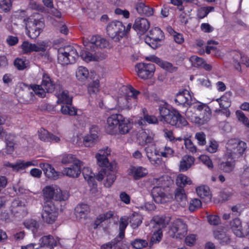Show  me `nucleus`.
<instances>
[{
    "label": "nucleus",
    "instance_id": "nucleus-1",
    "mask_svg": "<svg viewBox=\"0 0 249 249\" xmlns=\"http://www.w3.org/2000/svg\"><path fill=\"white\" fill-rule=\"evenodd\" d=\"M110 151L107 147L100 149L96 155L97 164L102 167L101 170L96 176V178L98 181H101L106 176L104 185L107 187H110L116 179L114 171L116 164L110 163L107 158V156L110 155Z\"/></svg>",
    "mask_w": 249,
    "mask_h": 249
},
{
    "label": "nucleus",
    "instance_id": "nucleus-2",
    "mask_svg": "<svg viewBox=\"0 0 249 249\" xmlns=\"http://www.w3.org/2000/svg\"><path fill=\"white\" fill-rule=\"evenodd\" d=\"M132 127V124L126 117L119 113L112 114L107 119L106 127L108 134L114 135L118 132L121 134L129 132Z\"/></svg>",
    "mask_w": 249,
    "mask_h": 249
},
{
    "label": "nucleus",
    "instance_id": "nucleus-3",
    "mask_svg": "<svg viewBox=\"0 0 249 249\" xmlns=\"http://www.w3.org/2000/svg\"><path fill=\"white\" fill-rule=\"evenodd\" d=\"M125 94L118 98L117 103L121 109H129L137 105V96L140 92L130 86L125 88Z\"/></svg>",
    "mask_w": 249,
    "mask_h": 249
},
{
    "label": "nucleus",
    "instance_id": "nucleus-4",
    "mask_svg": "<svg viewBox=\"0 0 249 249\" xmlns=\"http://www.w3.org/2000/svg\"><path fill=\"white\" fill-rule=\"evenodd\" d=\"M247 144L237 139H231L227 143V157L237 160L247 149Z\"/></svg>",
    "mask_w": 249,
    "mask_h": 249
},
{
    "label": "nucleus",
    "instance_id": "nucleus-5",
    "mask_svg": "<svg viewBox=\"0 0 249 249\" xmlns=\"http://www.w3.org/2000/svg\"><path fill=\"white\" fill-rule=\"evenodd\" d=\"M78 57L77 50L72 46H66L58 50L57 60L61 65L74 63Z\"/></svg>",
    "mask_w": 249,
    "mask_h": 249
},
{
    "label": "nucleus",
    "instance_id": "nucleus-6",
    "mask_svg": "<svg viewBox=\"0 0 249 249\" xmlns=\"http://www.w3.org/2000/svg\"><path fill=\"white\" fill-rule=\"evenodd\" d=\"M55 88V85L54 81L46 73L43 74L42 82L40 85H35L32 87V89L35 93L41 98L44 97L47 92H53Z\"/></svg>",
    "mask_w": 249,
    "mask_h": 249
},
{
    "label": "nucleus",
    "instance_id": "nucleus-7",
    "mask_svg": "<svg viewBox=\"0 0 249 249\" xmlns=\"http://www.w3.org/2000/svg\"><path fill=\"white\" fill-rule=\"evenodd\" d=\"M58 203H55L53 201H46L44 203L41 213L42 218L44 222L51 224L55 222L58 214Z\"/></svg>",
    "mask_w": 249,
    "mask_h": 249
},
{
    "label": "nucleus",
    "instance_id": "nucleus-8",
    "mask_svg": "<svg viewBox=\"0 0 249 249\" xmlns=\"http://www.w3.org/2000/svg\"><path fill=\"white\" fill-rule=\"evenodd\" d=\"M43 196L46 201L54 200L56 202L65 201L68 198L67 195L63 194L61 190L55 185L46 186L42 190Z\"/></svg>",
    "mask_w": 249,
    "mask_h": 249
},
{
    "label": "nucleus",
    "instance_id": "nucleus-9",
    "mask_svg": "<svg viewBox=\"0 0 249 249\" xmlns=\"http://www.w3.org/2000/svg\"><path fill=\"white\" fill-rule=\"evenodd\" d=\"M107 33L108 36L115 41L120 40L125 35V26L119 21H113L107 26Z\"/></svg>",
    "mask_w": 249,
    "mask_h": 249
},
{
    "label": "nucleus",
    "instance_id": "nucleus-10",
    "mask_svg": "<svg viewBox=\"0 0 249 249\" xmlns=\"http://www.w3.org/2000/svg\"><path fill=\"white\" fill-rule=\"evenodd\" d=\"M26 34L32 39L36 38L40 34L44 27L43 23L33 18L24 19Z\"/></svg>",
    "mask_w": 249,
    "mask_h": 249
},
{
    "label": "nucleus",
    "instance_id": "nucleus-11",
    "mask_svg": "<svg viewBox=\"0 0 249 249\" xmlns=\"http://www.w3.org/2000/svg\"><path fill=\"white\" fill-rule=\"evenodd\" d=\"M187 225L181 219H177L172 223L170 230V236L173 238L182 239L187 234Z\"/></svg>",
    "mask_w": 249,
    "mask_h": 249
},
{
    "label": "nucleus",
    "instance_id": "nucleus-12",
    "mask_svg": "<svg viewBox=\"0 0 249 249\" xmlns=\"http://www.w3.org/2000/svg\"><path fill=\"white\" fill-rule=\"evenodd\" d=\"M164 38L163 32L158 27L151 29L148 36L144 39L145 42L152 48L155 49L159 46V42Z\"/></svg>",
    "mask_w": 249,
    "mask_h": 249
},
{
    "label": "nucleus",
    "instance_id": "nucleus-13",
    "mask_svg": "<svg viewBox=\"0 0 249 249\" xmlns=\"http://www.w3.org/2000/svg\"><path fill=\"white\" fill-rule=\"evenodd\" d=\"M136 69L138 76L143 79L151 77L155 71V65L152 63H139L136 65Z\"/></svg>",
    "mask_w": 249,
    "mask_h": 249
},
{
    "label": "nucleus",
    "instance_id": "nucleus-14",
    "mask_svg": "<svg viewBox=\"0 0 249 249\" xmlns=\"http://www.w3.org/2000/svg\"><path fill=\"white\" fill-rule=\"evenodd\" d=\"M83 44L87 50L95 51V48H106L108 45V42L100 36H94L90 40H84Z\"/></svg>",
    "mask_w": 249,
    "mask_h": 249
},
{
    "label": "nucleus",
    "instance_id": "nucleus-15",
    "mask_svg": "<svg viewBox=\"0 0 249 249\" xmlns=\"http://www.w3.org/2000/svg\"><path fill=\"white\" fill-rule=\"evenodd\" d=\"M147 157L152 164L159 166L162 164V160L160 156V149H157L154 145L148 146L145 148Z\"/></svg>",
    "mask_w": 249,
    "mask_h": 249
},
{
    "label": "nucleus",
    "instance_id": "nucleus-16",
    "mask_svg": "<svg viewBox=\"0 0 249 249\" xmlns=\"http://www.w3.org/2000/svg\"><path fill=\"white\" fill-rule=\"evenodd\" d=\"M232 93L230 91L226 92L224 95L222 96L220 98L216 99L219 104L220 107L222 109H216L215 110V112H221L224 114L226 117L230 115V112L227 109L231 105V98Z\"/></svg>",
    "mask_w": 249,
    "mask_h": 249
},
{
    "label": "nucleus",
    "instance_id": "nucleus-17",
    "mask_svg": "<svg viewBox=\"0 0 249 249\" xmlns=\"http://www.w3.org/2000/svg\"><path fill=\"white\" fill-rule=\"evenodd\" d=\"M10 211L14 216L19 218L26 216L28 213L25 204L18 199L12 201Z\"/></svg>",
    "mask_w": 249,
    "mask_h": 249
},
{
    "label": "nucleus",
    "instance_id": "nucleus-18",
    "mask_svg": "<svg viewBox=\"0 0 249 249\" xmlns=\"http://www.w3.org/2000/svg\"><path fill=\"white\" fill-rule=\"evenodd\" d=\"M174 101L177 105H182L185 107H188L193 103L190 92L186 89L178 92L176 94Z\"/></svg>",
    "mask_w": 249,
    "mask_h": 249
},
{
    "label": "nucleus",
    "instance_id": "nucleus-19",
    "mask_svg": "<svg viewBox=\"0 0 249 249\" xmlns=\"http://www.w3.org/2000/svg\"><path fill=\"white\" fill-rule=\"evenodd\" d=\"M201 103H192L188 107L185 111V116L191 122L195 123L200 109L202 108Z\"/></svg>",
    "mask_w": 249,
    "mask_h": 249
},
{
    "label": "nucleus",
    "instance_id": "nucleus-20",
    "mask_svg": "<svg viewBox=\"0 0 249 249\" xmlns=\"http://www.w3.org/2000/svg\"><path fill=\"white\" fill-rule=\"evenodd\" d=\"M149 22L147 19L143 18H137L132 27L135 31L141 35L145 33L149 29Z\"/></svg>",
    "mask_w": 249,
    "mask_h": 249
},
{
    "label": "nucleus",
    "instance_id": "nucleus-21",
    "mask_svg": "<svg viewBox=\"0 0 249 249\" xmlns=\"http://www.w3.org/2000/svg\"><path fill=\"white\" fill-rule=\"evenodd\" d=\"M82 162L76 161L74 164H72L69 167L65 168L62 171L64 175L69 177L77 178L81 173V167Z\"/></svg>",
    "mask_w": 249,
    "mask_h": 249
},
{
    "label": "nucleus",
    "instance_id": "nucleus-22",
    "mask_svg": "<svg viewBox=\"0 0 249 249\" xmlns=\"http://www.w3.org/2000/svg\"><path fill=\"white\" fill-rule=\"evenodd\" d=\"M201 105L202 108L200 109L201 110L198 113L195 124L202 125L209 120L211 112L210 108L206 104L202 103Z\"/></svg>",
    "mask_w": 249,
    "mask_h": 249
},
{
    "label": "nucleus",
    "instance_id": "nucleus-23",
    "mask_svg": "<svg viewBox=\"0 0 249 249\" xmlns=\"http://www.w3.org/2000/svg\"><path fill=\"white\" fill-rule=\"evenodd\" d=\"M22 51L24 53L35 52H45L46 50V46L45 44H32L28 41H24L21 46Z\"/></svg>",
    "mask_w": 249,
    "mask_h": 249
},
{
    "label": "nucleus",
    "instance_id": "nucleus-24",
    "mask_svg": "<svg viewBox=\"0 0 249 249\" xmlns=\"http://www.w3.org/2000/svg\"><path fill=\"white\" fill-rule=\"evenodd\" d=\"M230 226L232 231L236 236L239 237H243L245 235H249V231L247 233L244 232L242 222L238 218L233 219L230 223Z\"/></svg>",
    "mask_w": 249,
    "mask_h": 249
},
{
    "label": "nucleus",
    "instance_id": "nucleus-25",
    "mask_svg": "<svg viewBox=\"0 0 249 249\" xmlns=\"http://www.w3.org/2000/svg\"><path fill=\"white\" fill-rule=\"evenodd\" d=\"M40 249H53L56 246L57 242L51 235H47L42 237L39 240Z\"/></svg>",
    "mask_w": 249,
    "mask_h": 249
},
{
    "label": "nucleus",
    "instance_id": "nucleus-26",
    "mask_svg": "<svg viewBox=\"0 0 249 249\" xmlns=\"http://www.w3.org/2000/svg\"><path fill=\"white\" fill-rule=\"evenodd\" d=\"M40 167L43 170L44 174L48 178L55 180L58 178L59 173L56 172L51 165L47 163H41Z\"/></svg>",
    "mask_w": 249,
    "mask_h": 249
},
{
    "label": "nucleus",
    "instance_id": "nucleus-27",
    "mask_svg": "<svg viewBox=\"0 0 249 249\" xmlns=\"http://www.w3.org/2000/svg\"><path fill=\"white\" fill-rule=\"evenodd\" d=\"M146 59L156 63L161 68L165 70L166 71L170 72L172 71L173 65L171 63L163 61L155 55L147 56L146 57Z\"/></svg>",
    "mask_w": 249,
    "mask_h": 249
},
{
    "label": "nucleus",
    "instance_id": "nucleus-28",
    "mask_svg": "<svg viewBox=\"0 0 249 249\" xmlns=\"http://www.w3.org/2000/svg\"><path fill=\"white\" fill-rule=\"evenodd\" d=\"M36 165H37V162L36 160L28 161L25 162L21 161L17 162L14 164L7 162L5 164L6 166L11 167L14 171H18L21 169H24L30 166H36Z\"/></svg>",
    "mask_w": 249,
    "mask_h": 249
},
{
    "label": "nucleus",
    "instance_id": "nucleus-29",
    "mask_svg": "<svg viewBox=\"0 0 249 249\" xmlns=\"http://www.w3.org/2000/svg\"><path fill=\"white\" fill-rule=\"evenodd\" d=\"M174 197L181 207H184L186 205L187 203V196L184 188H177L174 191Z\"/></svg>",
    "mask_w": 249,
    "mask_h": 249
},
{
    "label": "nucleus",
    "instance_id": "nucleus-30",
    "mask_svg": "<svg viewBox=\"0 0 249 249\" xmlns=\"http://www.w3.org/2000/svg\"><path fill=\"white\" fill-rule=\"evenodd\" d=\"M154 135L152 133L142 131L139 134L138 141L141 145H144L152 142Z\"/></svg>",
    "mask_w": 249,
    "mask_h": 249
},
{
    "label": "nucleus",
    "instance_id": "nucleus-31",
    "mask_svg": "<svg viewBox=\"0 0 249 249\" xmlns=\"http://www.w3.org/2000/svg\"><path fill=\"white\" fill-rule=\"evenodd\" d=\"M135 9L137 12L141 15L149 17L153 14V9L146 6L142 2L137 3L135 5Z\"/></svg>",
    "mask_w": 249,
    "mask_h": 249
},
{
    "label": "nucleus",
    "instance_id": "nucleus-32",
    "mask_svg": "<svg viewBox=\"0 0 249 249\" xmlns=\"http://www.w3.org/2000/svg\"><path fill=\"white\" fill-rule=\"evenodd\" d=\"M195 158L191 156H184L180 162L179 170L184 172L188 170L194 163Z\"/></svg>",
    "mask_w": 249,
    "mask_h": 249
},
{
    "label": "nucleus",
    "instance_id": "nucleus-33",
    "mask_svg": "<svg viewBox=\"0 0 249 249\" xmlns=\"http://www.w3.org/2000/svg\"><path fill=\"white\" fill-rule=\"evenodd\" d=\"M89 212V206L85 204L78 205L75 208V214L77 218L80 219L85 218Z\"/></svg>",
    "mask_w": 249,
    "mask_h": 249
},
{
    "label": "nucleus",
    "instance_id": "nucleus-34",
    "mask_svg": "<svg viewBox=\"0 0 249 249\" xmlns=\"http://www.w3.org/2000/svg\"><path fill=\"white\" fill-rule=\"evenodd\" d=\"M236 160L227 157V160L222 162L219 164V168L225 173H230L234 169L235 162Z\"/></svg>",
    "mask_w": 249,
    "mask_h": 249
},
{
    "label": "nucleus",
    "instance_id": "nucleus-35",
    "mask_svg": "<svg viewBox=\"0 0 249 249\" xmlns=\"http://www.w3.org/2000/svg\"><path fill=\"white\" fill-rule=\"evenodd\" d=\"M131 173L135 180H138L141 178L145 177L147 174V170L141 166L132 167L131 169Z\"/></svg>",
    "mask_w": 249,
    "mask_h": 249
},
{
    "label": "nucleus",
    "instance_id": "nucleus-36",
    "mask_svg": "<svg viewBox=\"0 0 249 249\" xmlns=\"http://www.w3.org/2000/svg\"><path fill=\"white\" fill-rule=\"evenodd\" d=\"M196 192L201 198H206L207 201L211 199V194L210 188L207 186H201L196 188Z\"/></svg>",
    "mask_w": 249,
    "mask_h": 249
},
{
    "label": "nucleus",
    "instance_id": "nucleus-37",
    "mask_svg": "<svg viewBox=\"0 0 249 249\" xmlns=\"http://www.w3.org/2000/svg\"><path fill=\"white\" fill-rule=\"evenodd\" d=\"M153 199L158 203H161L162 199L164 197L165 194L161 187L155 186L151 192Z\"/></svg>",
    "mask_w": 249,
    "mask_h": 249
},
{
    "label": "nucleus",
    "instance_id": "nucleus-38",
    "mask_svg": "<svg viewBox=\"0 0 249 249\" xmlns=\"http://www.w3.org/2000/svg\"><path fill=\"white\" fill-rule=\"evenodd\" d=\"M214 236L215 239L218 240L221 244H228L230 242V238L228 235L224 232L220 231H214Z\"/></svg>",
    "mask_w": 249,
    "mask_h": 249
},
{
    "label": "nucleus",
    "instance_id": "nucleus-39",
    "mask_svg": "<svg viewBox=\"0 0 249 249\" xmlns=\"http://www.w3.org/2000/svg\"><path fill=\"white\" fill-rule=\"evenodd\" d=\"M192 183L191 180L183 174H179L177 177L176 183L178 188H184L186 185H190Z\"/></svg>",
    "mask_w": 249,
    "mask_h": 249
},
{
    "label": "nucleus",
    "instance_id": "nucleus-40",
    "mask_svg": "<svg viewBox=\"0 0 249 249\" xmlns=\"http://www.w3.org/2000/svg\"><path fill=\"white\" fill-rule=\"evenodd\" d=\"M89 75V71L86 67L80 66L77 68L76 71V76L79 80L82 81L86 80Z\"/></svg>",
    "mask_w": 249,
    "mask_h": 249
},
{
    "label": "nucleus",
    "instance_id": "nucleus-41",
    "mask_svg": "<svg viewBox=\"0 0 249 249\" xmlns=\"http://www.w3.org/2000/svg\"><path fill=\"white\" fill-rule=\"evenodd\" d=\"M142 222V216L138 213H133L130 217V223L133 229L137 228Z\"/></svg>",
    "mask_w": 249,
    "mask_h": 249
},
{
    "label": "nucleus",
    "instance_id": "nucleus-42",
    "mask_svg": "<svg viewBox=\"0 0 249 249\" xmlns=\"http://www.w3.org/2000/svg\"><path fill=\"white\" fill-rule=\"evenodd\" d=\"M71 104H64L61 106V111L65 115L74 116L77 114V109L71 106Z\"/></svg>",
    "mask_w": 249,
    "mask_h": 249
},
{
    "label": "nucleus",
    "instance_id": "nucleus-43",
    "mask_svg": "<svg viewBox=\"0 0 249 249\" xmlns=\"http://www.w3.org/2000/svg\"><path fill=\"white\" fill-rule=\"evenodd\" d=\"M128 218L126 216L122 217L119 222V233L118 238H124V231L128 225Z\"/></svg>",
    "mask_w": 249,
    "mask_h": 249
},
{
    "label": "nucleus",
    "instance_id": "nucleus-44",
    "mask_svg": "<svg viewBox=\"0 0 249 249\" xmlns=\"http://www.w3.org/2000/svg\"><path fill=\"white\" fill-rule=\"evenodd\" d=\"M82 173L85 179L86 180L89 184H94L95 177V175L92 173L89 168L84 167Z\"/></svg>",
    "mask_w": 249,
    "mask_h": 249
},
{
    "label": "nucleus",
    "instance_id": "nucleus-45",
    "mask_svg": "<svg viewBox=\"0 0 249 249\" xmlns=\"http://www.w3.org/2000/svg\"><path fill=\"white\" fill-rule=\"evenodd\" d=\"M80 56L83 60L87 62L91 61H99L101 60L97 55L95 56L90 52L86 51H82Z\"/></svg>",
    "mask_w": 249,
    "mask_h": 249
},
{
    "label": "nucleus",
    "instance_id": "nucleus-46",
    "mask_svg": "<svg viewBox=\"0 0 249 249\" xmlns=\"http://www.w3.org/2000/svg\"><path fill=\"white\" fill-rule=\"evenodd\" d=\"M76 161H80L76 159L75 156L71 154H66L62 156L61 163L65 165L74 164Z\"/></svg>",
    "mask_w": 249,
    "mask_h": 249
},
{
    "label": "nucleus",
    "instance_id": "nucleus-47",
    "mask_svg": "<svg viewBox=\"0 0 249 249\" xmlns=\"http://www.w3.org/2000/svg\"><path fill=\"white\" fill-rule=\"evenodd\" d=\"M23 225L26 228L31 230L34 233L37 231L39 227V225L37 221L32 219L25 220L23 223Z\"/></svg>",
    "mask_w": 249,
    "mask_h": 249
},
{
    "label": "nucleus",
    "instance_id": "nucleus-48",
    "mask_svg": "<svg viewBox=\"0 0 249 249\" xmlns=\"http://www.w3.org/2000/svg\"><path fill=\"white\" fill-rule=\"evenodd\" d=\"M162 237V232L160 230L155 232L151 237L149 243V247L151 248L154 244H157L160 242Z\"/></svg>",
    "mask_w": 249,
    "mask_h": 249
},
{
    "label": "nucleus",
    "instance_id": "nucleus-49",
    "mask_svg": "<svg viewBox=\"0 0 249 249\" xmlns=\"http://www.w3.org/2000/svg\"><path fill=\"white\" fill-rule=\"evenodd\" d=\"M213 10V7L208 6L201 7L198 10L197 15L199 18H203L206 17L211 11Z\"/></svg>",
    "mask_w": 249,
    "mask_h": 249
},
{
    "label": "nucleus",
    "instance_id": "nucleus-50",
    "mask_svg": "<svg viewBox=\"0 0 249 249\" xmlns=\"http://www.w3.org/2000/svg\"><path fill=\"white\" fill-rule=\"evenodd\" d=\"M236 115L239 122L249 128V120L242 111L239 110H237L236 111Z\"/></svg>",
    "mask_w": 249,
    "mask_h": 249
},
{
    "label": "nucleus",
    "instance_id": "nucleus-51",
    "mask_svg": "<svg viewBox=\"0 0 249 249\" xmlns=\"http://www.w3.org/2000/svg\"><path fill=\"white\" fill-rule=\"evenodd\" d=\"M176 114V121L177 122V124H175V126L178 128H181L183 126H186L188 124V122L186 119L179 113L178 111Z\"/></svg>",
    "mask_w": 249,
    "mask_h": 249
},
{
    "label": "nucleus",
    "instance_id": "nucleus-52",
    "mask_svg": "<svg viewBox=\"0 0 249 249\" xmlns=\"http://www.w3.org/2000/svg\"><path fill=\"white\" fill-rule=\"evenodd\" d=\"M201 206V201L197 198L192 199L189 202V210L193 212L197 210Z\"/></svg>",
    "mask_w": 249,
    "mask_h": 249
},
{
    "label": "nucleus",
    "instance_id": "nucleus-53",
    "mask_svg": "<svg viewBox=\"0 0 249 249\" xmlns=\"http://www.w3.org/2000/svg\"><path fill=\"white\" fill-rule=\"evenodd\" d=\"M178 112L177 110H174L170 113V115H169L167 117H165V120L163 122H165L168 124H170L172 126H175V124H177V122L176 121V114Z\"/></svg>",
    "mask_w": 249,
    "mask_h": 249
},
{
    "label": "nucleus",
    "instance_id": "nucleus-54",
    "mask_svg": "<svg viewBox=\"0 0 249 249\" xmlns=\"http://www.w3.org/2000/svg\"><path fill=\"white\" fill-rule=\"evenodd\" d=\"M99 81L96 80L90 83L88 86V92L89 94H95L99 91Z\"/></svg>",
    "mask_w": 249,
    "mask_h": 249
},
{
    "label": "nucleus",
    "instance_id": "nucleus-55",
    "mask_svg": "<svg viewBox=\"0 0 249 249\" xmlns=\"http://www.w3.org/2000/svg\"><path fill=\"white\" fill-rule=\"evenodd\" d=\"M131 244L134 248L140 249L147 247L148 244L145 240L136 239L132 242Z\"/></svg>",
    "mask_w": 249,
    "mask_h": 249
},
{
    "label": "nucleus",
    "instance_id": "nucleus-56",
    "mask_svg": "<svg viewBox=\"0 0 249 249\" xmlns=\"http://www.w3.org/2000/svg\"><path fill=\"white\" fill-rule=\"evenodd\" d=\"M68 93L67 91H63L58 97V101L64 103V104H71L72 98L69 96Z\"/></svg>",
    "mask_w": 249,
    "mask_h": 249
},
{
    "label": "nucleus",
    "instance_id": "nucleus-57",
    "mask_svg": "<svg viewBox=\"0 0 249 249\" xmlns=\"http://www.w3.org/2000/svg\"><path fill=\"white\" fill-rule=\"evenodd\" d=\"M159 110L160 115V121L163 122L165 120V117L170 115V113L172 112L166 107L162 106L159 107Z\"/></svg>",
    "mask_w": 249,
    "mask_h": 249
},
{
    "label": "nucleus",
    "instance_id": "nucleus-58",
    "mask_svg": "<svg viewBox=\"0 0 249 249\" xmlns=\"http://www.w3.org/2000/svg\"><path fill=\"white\" fill-rule=\"evenodd\" d=\"M184 142L186 148L188 149L190 152L195 153L196 152V147L194 145L190 139L189 138H185Z\"/></svg>",
    "mask_w": 249,
    "mask_h": 249
},
{
    "label": "nucleus",
    "instance_id": "nucleus-59",
    "mask_svg": "<svg viewBox=\"0 0 249 249\" xmlns=\"http://www.w3.org/2000/svg\"><path fill=\"white\" fill-rule=\"evenodd\" d=\"M12 0H2L0 1V8L4 12L9 11L12 7Z\"/></svg>",
    "mask_w": 249,
    "mask_h": 249
},
{
    "label": "nucleus",
    "instance_id": "nucleus-60",
    "mask_svg": "<svg viewBox=\"0 0 249 249\" xmlns=\"http://www.w3.org/2000/svg\"><path fill=\"white\" fill-rule=\"evenodd\" d=\"M38 137L41 141L48 142L50 133L44 128L40 129L38 131Z\"/></svg>",
    "mask_w": 249,
    "mask_h": 249
},
{
    "label": "nucleus",
    "instance_id": "nucleus-61",
    "mask_svg": "<svg viewBox=\"0 0 249 249\" xmlns=\"http://www.w3.org/2000/svg\"><path fill=\"white\" fill-rule=\"evenodd\" d=\"M199 145H204L206 143V135L203 132H196L195 136Z\"/></svg>",
    "mask_w": 249,
    "mask_h": 249
},
{
    "label": "nucleus",
    "instance_id": "nucleus-62",
    "mask_svg": "<svg viewBox=\"0 0 249 249\" xmlns=\"http://www.w3.org/2000/svg\"><path fill=\"white\" fill-rule=\"evenodd\" d=\"M190 59L192 63V65L195 67H201L205 61L203 58L196 56H191Z\"/></svg>",
    "mask_w": 249,
    "mask_h": 249
},
{
    "label": "nucleus",
    "instance_id": "nucleus-63",
    "mask_svg": "<svg viewBox=\"0 0 249 249\" xmlns=\"http://www.w3.org/2000/svg\"><path fill=\"white\" fill-rule=\"evenodd\" d=\"M218 144L215 140H210L208 145L207 146L206 150L211 153H215L217 149Z\"/></svg>",
    "mask_w": 249,
    "mask_h": 249
},
{
    "label": "nucleus",
    "instance_id": "nucleus-64",
    "mask_svg": "<svg viewBox=\"0 0 249 249\" xmlns=\"http://www.w3.org/2000/svg\"><path fill=\"white\" fill-rule=\"evenodd\" d=\"M123 238H119L118 236L115 238V249H128V245L123 243Z\"/></svg>",
    "mask_w": 249,
    "mask_h": 249
}]
</instances>
